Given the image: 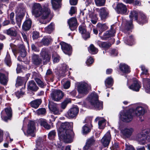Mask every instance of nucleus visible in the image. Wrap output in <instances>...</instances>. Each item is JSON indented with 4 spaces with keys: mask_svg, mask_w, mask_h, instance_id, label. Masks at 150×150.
I'll return each instance as SVG.
<instances>
[{
    "mask_svg": "<svg viewBox=\"0 0 150 150\" xmlns=\"http://www.w3.org/2000/svg\"><path fill=\"white\" fill-rule=\"evenodd\" d=\"M23 16H21L17 15L16 17V23L18 26L20 27L21 25V21L23 17Z\"/></svg>",
    "mask_w": 150,
    "mask_h": 150,
    "instance_id": "nucleus-54",
    "label": "nucleus"
},
{
    "mask_svg": "<svg viewBox=\"0 0 150 150\" xmlns=\"http://www.w3.org/2000/svg\"><path fill=\"white\" fill-rule=\"evenodd\" d=\"M140 67L142 71V72L141 74V76L142 77H143L144 75H145L146 76H148L149 75V74L148 73V69L145 68L144 65H141Z\"/></svg>",
    "mask_w": 150,
    "mask_h": 150,
    "instance_id": "nucleus-48",
    "label": "nucleus"
},
{
    "mask_svg": "<svg viewBox=\"0 0 150 150\" xmlns=\"http://www.w3.org/2000/svg\"><path fill=\"white\" fill-rule=\"evenodd\" d=\"M91 105L96 110H100L103 108V102L98 100L96 102L94 103Z\"/></svg>",
    "mask_w": 150,
    "mask_h": 150,
    "instance_id": "nucleus-38",
    "label": "nucleus"
},
{
    "mask_svg": "<svg viewBox=\"0 0 150 150\" xmlns=\"http://www.w3.org/2000/svg\"><path fill=\"white\" fill-rule=\"evenodd\" d=\"M68 67L66 64L64 63L62 64V70L63 73H64L68 70Z\"/></svg>",
    "mask_w": 150,
    "mask_h": 150,
    "instance_id": "nucleus-63",
    "label": "nucleus"
},
{
    "mask_svg": "<svg viewBox=\"0 0 150 150\" xmlns=\"http://www.w3.org/2000/svg\"><path fill=\"white\" fill-rule=\"evenodd\" d=\"M79 30L84 39L86 40L90 37L89 33L86 32L85 26L80 25L79 27Z\"/></svg>",
    "mask_w": 150,
    "mask_h": 150,
    "instance_id": "nucleus-26",
    "label": "nucleus"
},
{
    "mask_svg": "<svg viewBox=\"0 0 150 150\" xmlns=\"http://www.w3.org/2000/svg\"><path fill=\"white\" fill-rule=\"evenodd\" d=\"M48 107L50 110L55 115H58L60 114V112L57 107V105L55 103L49 101L48 104Z\"/></svg>",
    "mask_w": 150,
    "mask_h": 150,
    "instance_id": "nucleus-20",
    "label": "nucleus"
},
{
    "mask_svg": "<svg viewBox=\"0 0 150 150\" xmlns=\"http://www.w3.org/2000/svg\"><path fill=\"white\" fill-rule=\"evenodd\" d=\"M15 50L16 52L19 54V56L18 58V60L20 61H24V58L26 55V52L24 46L23 44L18 45L17 50Z\"/></svg>",
    "mask_w": 150,
    "mask_h": 150,
    "instance_id": "nucleus-9",
    "label": "nucleus"
},
{
    "mask_svg": "<svg viewBox=\"0 0 150 150\" xmlns=\"http://www.w3.org/2000/svg\"><path fill=\"white\" fill-rule=\"evenodd\" d=\"M132 109H130L129 111L124 112L121 117V120L125 122H129L131 121L133 119V114Z\"/></svg>",
    "mask_w": 150,
    "mask_h": 150,
    "instance_id": "nucleus-14",
    "label": "nucleus"
},
{
    "mask_svg": "<svg viewBox=\"0 0 150 150\" xmlns=\"http://www.w3.org/2000/svg\"><path fill=\"white\" fill-rule=\"evenodd\" d=\"M7 82L6 78L4 74L2 73V71L0 70V82L3 85H5Z\"/></svg>",
    "mask_w": 150,
    "mask_h": 150,
    "instance_id": "nucleus-44",
    "label": "nucleus"
},
{
    "mask_svg": "<svg viewBox=\"0 0 150 150\" xmlns=\"http://www.w3.org/2000/svg\"><path fill=\"white\" fill-rule=\"evenodd\" d=\"M134 107V109H131L132 112L138 117L142 116L148 108V106L146 104L142 103L135 104Z\"/></svg>",
    "mask_w": 150,
    "mask_h": 150,
    "instance_id": "nucleus-5",
    "label": "nucleus"
},
{
    "mask_svg": "<svg viewBox=\"0 0 150 150\" xmlns=\"http://www.w3.org/2000/svg\"><path fill=\"white\" fill-rule=\"evenodd\" d=\"M116 10L118 13L121 14H126L128 13L126 5L122 3L118 4L117 5Z\"/></svg>",
    "mask_w": 150,
    "mask_h": 150,
    "instance_id": "nucleus-17",
    "label": "nucleus"
},
{
    "mask_svg": "<svg viewBox=\"0 0 150 150\" xmlns=\"http://www.w3.org/2000/svg\"><path fill=\"white\" fill-rule=\"evenodd\" d=\"M92 118L91 117H88L85 120V122L87 124H86L82 128V132L83 134H86L90 132L91 129L89 128L91 126V122Z\"/></svg>",
    "mask_w": 150,
    "mask_h": 150,
    "instance_id": "nucleus-16",
    "label": "nucleus"
},
{
    "mask_svg": "<svg viewBox=\"0 0 150 150\" xmlns=\"http://www.w3.org/2000/svg\"><path fill=\"white\" fill-rule=\"evenodd\" d=\"M35 80L39 86L41 88L43 87L44 86V83L40 79L36 78L35 79Z\"/></svg>",
    "mask_w": 150,
    "mask_h": 150,
    "instance_id": "nucleus-58",
    "label": "nucleus"
},
{
    "mask_svg": "<svg viewBox=\"0 0 150 150\" xmlns=\"http://www.w3.org/2000/svg\"><path fill=\"white\" fill-rule=\"evenodd\" d=\"M37 112L39 115H44L46 113V110L44 108H40L37 110Z\"/></svg>",
    "mask_w": 150,
    "mask_h": 150,
    "instance_id": "nucleus-61",
    "label": "nucleus"
},
{
    "mask_svg": "<svg viewBox=\"0 0 150 150\" xmlns=\"http://www.w3.org/2000/svg\"><path fill=\"white\" fill-rule=\"evenodd\" d=\"M4 62L6 65L8 67H10L12 64V62L11 57L8 54H6L4 59Z\"/></svg>",
    "mask_w": 150,
    "mask_h": 150,
    "instance_id": "nucleus-49",
    "label": "nucleus"
},
{
    "mask_svg": "<svg viewBox=\"0 0 150 150\" xmlns=\"http://www.w3.org/2000/svg\"><path fill=\"white\" fill-rule=\"evenodd\" d=\"M52 58L53 63H57L59 62L60 57L59 55L56 52H54L52 54Z\"/></svg>",
    "mask_w": 150,
    "mask_h": 150,
    "instance_id": "nucleus-41",
    "label": "nucleus"
},
{
    "mask_svg": "<svg viewBox=\"0 0 150 150\" xmlns=\"http://www.w3.org/2000/svg\"><path fill=\"white\" fill-rule=\"evenodd\" d=\"M97 27L100 32L99 34V36L101 35L103 31L108 28V26L105 23H98L97 24Z\"/></svg>",
    "mask_w": 150,
    "mask_h": 150,
    "instance_id": "nucleus-32",
    "label": "nucleus"
},
{
    "mask_svg": "<svg viewBox=\"0 0 150 150\" xmlns=\"http://www.w3.org/2000/svg\"><path fill=\"white\" fill-rule=\"evenodd\" d=\"M96 43L100 47L104 48H107L111 46V44L109 42H102L99 40L96 41Z\"/></svg>",
    "mask_w": 150,
    "mask_h": 150,
    "instance_id": "nucleus-40",
    "label": "nucleus"
},
{
    "mask_svg": "<svg viewBox=\"0 0 150 150\" xmlns=\"http://www.w3.org/2000/svg\"><path fill=\"white\" fill-rule=\"evenodd\" d=\"M131 81L132 83L129 86V88L134 91H139L142 86L141 82L135 78L132 79Z\"/></svg>",
    "mask_w": 150,
    "mask_h": 150,
    "instance_id": "nucleus-12",
    "label": "nucleus"
},
{
    "mask_svg": "<svg viewBox=\"0 0 150 150\" xmlns=\"http://www.w3.org/2000/svg\"><path fill=\"white\" fill-rule=\"evenodd\" d=\"M137 15L138 13L136 11H131L129 17L132 20H130L129 21H126L125 19L123 20L122 23H125V24L124 30L125 33L129 34L131 32L130 30L133 28L132 19L133 18H134L136 20H137Z\"/></svg>",
    "mask_w": 150,
    "mask_h": 150,
    "instance_id": "nucleus-3",
    "label": "nucleus"
},
{
    "mask_svg": "<svg viewBox=\"0 0 150 150\" xmlns=\"http://www.w3.org/2000/svg\"><path fill=\"white\" fill-rule=\"evenodd\" d=\"M111 137L109 131H108L102 138L101 142L104 147L108 146L110 142Z\"/></svg>",
    "mask_w": 150,
    "mask_h": 150,
    "instance_id": "nucleus-15",
    "label": "nucleus"
},
{
    "mask_svg": "<svg viewBox=\"0 0 150 150\" xmlns=\"http://www.w3.org/2000/svg\"><path fill=\"white\" fill-rule=\"evenodd\" d=\"M116 32L115 29L114 28V26L113 27L112 26H111V28L110 30L107 31L104 35L101 36H99L100 38L103 40H109L111 39V37H113L115 35Z\"/></svg>",
    "mask_w": 150,
    "mask_h": 150,
    "instance_id": "nucleus-10",
    "label": "nucleus"
},
{
    "mask_svg": "<svg viewBox=\"0 0 150 150\" xmlns=\"http://www.w3.org/2000/svg\"><path fill=\"white\" fill-rule=\"evenodd\" d=\"M24 80V78L20 76H18L16 81V87L21 86Z\"/></svg>",
    "mask_w": 150,
    "mask_h": 150,
    "instance_id": "nucleus-52",
    "label": "nucleus"
},
{
    "mask_svg": "<svg viewBox=\"0 0 150 150\" xmlns=\"http://www.w3.org/2000/svg\"><path fill=\"white\" fill-rule=\"evenodd\" d=\"M52 41L50 36H44L41 41V43L45 46H48Z\"/></svg>",
    "mask_w": 150,
    "mask_h": 150,
    "instance_id": "nucleus-30",
    "label": "nucleus"
},
{
    "mask_svg": "<svg viewBox=\"0 0 150 150\" xmlns=\"http://www.w3.org/2000/svg\"><path fill=\"white\" fill-rule=\"evenodd\" d=\"M120 130L121 133L125 138H128L130 137L134 131L133 129L130 127L123 128Z\"/></svg>",
    "mask_w": 150,
    "mask_h": 150,
    "instance_id": "nucleus-21",
    "label": "nucleus"
},
{
    "mask_svg": "<svg viewBox=\"0 0 150 150\" xmlns=\"http://www.w3.org/2000/svg\"><path fill=\"white\" fill-rule=\"evenodd\" d=\"M71 102V100L70 98H67L61 104V108L64 109L66 107L67 105Z\"/></svg>",
    "mask_w": 150,
    "mask_h": 150,
    "instance_id": "nucleus-50",
    "label": "nucleus"
},
{
    "mask_svg": "<svg viewBox=\"0 0 150 150\" xmlns=\"http://www.w3.org/2000/svg\"><path fill=\"white\" fill-rule=\"evenodd\" d=\"M93 61L94 60L92 58L89 57L87 59L86 63L87 66H89L93 63Z\"/></svg>",
    "mask_w": 150,
    "mask_h": 150,
    "instance_id": "nucleus-62",
    "label": "nucleus"
},
{
    "mask_svg": "<svg viewBox=\"0 0 150 150\" xmlns=\"http://www.w3.org/2000/svg\"><path fill=\"white\" fill-rule=\"evenodd\" d=\"M25 88V86H24V87L21 89L20 91H18L16 92V96L19 98L23 95L24 94V92L22 90L24 89Z\"/></svg>",
    "mask_w": 150,
    "mask_h": 150,
    "instance_id": "nucleus-57",
    "label": "nucleus"
},
{
    "mask_svg": "<svg viewBox=\"0 0 150 150\" xmlns=\"http://www.w3.org/2000/svg\"><path fill=\"white\" fill-rule=\"evenodd\" d=\"M125 42L126 44L132 45V42L134 41V39L132 36H129L128 37H125L124 38Z\"/></svg>",
    "mask_w": 150,
    "mask_h": 150,
    "instance_id": "nucleus-47",
    "label": "nucleus"
},
{
    "mask_svg": "<svg viewBox=\"0 0 150 150\" xmlns=\"http://www.w3.org/2000/svg\"><path fill=\"white\" fill-rule=\"evenodd\" d=\"M79 111V108L75 105L70 108L67 113L65 114V116L69 118H73L77 115Z\"/></svg>",
    "mask_w": 150,
    "mask_h": 150,
    "instance_id": "nucleus-13",
    "label": "nucleus"
},
{
    "mask_svg": "<svg viewBox=\"0 0 150 150\" xmlns=\"http://www.w3.org/2000/svg\"><path fill=\"white\" fill-rule=\"evenodd\" d=\"M64 93L62 91L59 90H52L50 94L51 98L54 101H58L62 99Z\"/></svg>",
    "mask_w": 150,
    "mask_h": 150,
    "instance_id": "nucleus-7",
    "label": "nucleus"
},
{
    "mask_svg": "<svg viewBox=\"0 0 150 150\" xmlns=\"http://www.w3.org/2000/svg\"><path fill=\"white\" fill-rule=\"evenodd\" d=\"M95 141L93 138L88 139L86 142V144L83 148V150H93L92 148V146L94 144Z\"/></svg>",
    "mask_w": 150,
    "mask_h": 150,
    "instance_id": "nucleus-23",
    "label": "nucleus"
},
{
    "mask_svg": "<svg viewBox=\"0 0 150 150\" xmlns=\"http://www.w3.org/2000/svg\"><path fill=\"white\" fill-rule=\"evenodd\" d=\"M89 52L92 54H95L97 53L98 49L93 44H91L88 47Z\"/></svg>",
    "mask_w": 150,
    "mask_h": 150,
    "instance_id": "nucleus-46",
    "label": "nucleus"
},
{
    "mask_svg": "<svg viewBox=\"0 0 150 150\" xmlns=\"http://www.w3.org/2000/svg\"><path fill=\"white\" fill-rule=\"evenodd\" d=\"M54 29V24L53 23H51L50 25L45 28L46 32L50 34L52 32Z\"/></svg>",
    "mask_w": 150,
    "mask_h": 150,
    "instance_id": "nucleus-42",
    "label": "nucleus"
},
{
    "mask_svg": "<svg viewBox=\"0 0 150 150\" xmlns=\"http://www.w3.org/2000/svg\"><path fill=\"white\" fill-rule=\"evenodd\" d=\"M40 125L43 126L45 129H49L51 128L50 125L48 124L45 119H41L39 120Z\"/></svg>",
    "mask_w": 150,
    "mask_h": 150,
    "instance_id": "nucleus-43",
    "label": "nucleus"
},
{
    "mask_svg": "<svg viewBox=\"0 0 150 150\" xmlns=\"http://www.w3.org/2000/svg\"><path fill=\"white\" fill-rule=\"evenodd\" d=\"M87 99L91 105L98 100V96L95 92H93L88 96Z\"/></svg>",
    "mask_w": 150,
    "mask_h": 150,
    "instance_id": "nucleus-22",
    "label": "nucleus"
},
{
    "mask_svg": "<svg viewBox=\"0 0 150 150\" xmlns=\"http://www.w3.org/2000/svg\"><path fill=\"white\" fill-rule=\"evenodd\" d=\"M41 99H38L32 101L30 103V106L35 108H38L41 103Z\"/></svg>",
    "mask_w": 150,
    "mask_h": 150,
    "instance_id": "nucleus-39",
    "label": "nucleus"
},
{
    "mask_svg": "<svg viewBox=\"0 0 150 150\" xmlns=\"http://www.w3.org/2000/svg\"><path fill=\"white\" fill-rule=\"evenodd\" d=\"M147 132L146 130H144L136 136L135 139L139 144H144L147 141L150 142V136L149 134L146 135Z\"/></svg>",
    "mask_w": 150,
    "mask_h": 150,
    "instance_id": "nucleus-6",
    "label": "nucleus"
},
{
    "mask_svg": "<svg viewBox=\"0 0 150 150\" xmlns=\"http://www.w3.org/2000/svg\"><path fill=\"white\" fill-rule=\"evenodd\" d=\"M95 1L97 6H102L104 5L105 0H95Z\"/></svg>",
    "mask_w": 150,
    "mask_h": 150,
    "instance_id": "nucleus-59",
    "label": "nucleus"
},
{
    "mask_svg": "<svg viewBox=\"0 0 150 150\" xmlns=\"http://www.w3.org/2000/svg\"><path fill=\"white\" fill-rule=\"evenodd\" d=\"M12 116V110L10 107L5 108L1 112L2 119L5 121H7Z\"/></svg>",
    "mask_w": 150,
    "mask_h": 150,
    "instance_id": "nucleus-11",
    "label": "nucleus"
},
{
    "mask_svg": "<svg viewBox=\"0 0 150 150\" xmlns=\"http://www.w3.org/2000/svg\"><path fill=\"white\" fill-rule=\"evenodd\" d=\"M113 83V79L111 77L107 78L105 81V86L107 88H109L112 86Z\"/></svg>",
    "mask_w": 150,
    "mask_h": 150,
    "instance_id": "nucleus-45",
    "label": "nucleus"
},
{
    "mask_svg": "<svg viewBox=\"0 0 150 150\" xmlns=\"http://www.w3.org/2000/svg\"><path fill=\"white\" fill-rule=\"evenodd\" d=\"M25 135H31L32 137H34L35 134H34L36 131V128L35 122L33 121H30L28 125V129L27 131V134L25 132L23 127L22 129Z\"/></svg>",
    "mask_w": 150,
    "mask_h": 150,
    "instance_id": "nucleus-8",
    "label": "nucleus"
},
{
    "mask_svg": "<svg viewBox=\"0 0 150 150\" xmlns=\"http://www.w3.org/2000/svg\"><path fill=\"white\" fill-rule=\"evenodd\" d=\"M32 24V21L30 19L26 20L22 25L23 29L25 30H29Z\"/></svg>",
    "mask_w": 150,
    "mask_h": 150,
    "instance_id": "nucleus-35",
    "label": "nucleus"
},
{
    "mask_svg": "<svg viewBox=\"0 0 150 150\" xmlns=\"http://www.w3.org/2000/svg\"><path fill=\"white\" fill-rule=\"evenodd\" d=\"M32 61L34 64L36 65H39L41 62L42 60L38 55L33 54L32 57Z\"/></svg>",
    "mask_w": 150,
    "mask_h": 150,
    "instance_id": "nucleus-37",
    "label": "nucleus"
},
{
    "mask_svg": "<svg viewBox=\"0 0 150 150\" xmlns=\"http://www.w3.org/2000/svg\"><path fill=\"white\" fill-rule=\"evenodd\" d=\"M143 85L147 93H150V79L147 78L142 79Z\"/></svg>",
    "mask_w": 150,
    "mask_h": 150,
    "instance_id": "nucleus-25",
    "label": "nucleus"
},
{
    "mask_svg": "<svg viewBox=\"0 0 150 150\" xmlns=\"http://www.w3.org/2000/svg\"><path fill=\"white\" fill-rule=\"evenodd\" d=\"M68 23L71 30L73 31L76 29L77 27V21L76 18H71L68 20Z\"/></svg>",
    "mask_w": 150,
    "mask_h": 150,
    "instance_id": "nucleus-24",
    "label": "nucleus"
},
{
    "mask_svg": "<svg viewBox=\"0 0 150 150\" xmlns=\"http://www.w3.org/2000/svg\"><path fill=\"white\" fill-rule=\"evenodd\" d=\"M90 17L91 19V21L93 24H95L98 21V18L96 15L94 14H91L90 15Z\"/></svg>",
    "mask_w": 150,
    "mask_h": 150,
    "instance_id": "nucleus-53",
    "label": "nucleus"
},
{
    "mask_svg": "<svg viewBox=\"0 0 150 150\" xmlns=\"http://www.w3.org/2000/svg\"><path fill=\"white\" fill-rule=\"evenodd\" d=\"M27 86L28 90L33 91H37L39 88L35 82L33 80L29 81L27 83Z\"/></svg>",
    "mask_w": 150,
    "mask_h": 150,
    "instance_id": "nucleus-27",
    "label": "nucleus"
},
{
    "mask_svg": "<svg viewBox=\"0 0 150 150\" xmlns=\"http://www.w3.org/2000/svg\"><path fill=\"white\" fill-rule=\"evenodd\" d=\"M77 91L79 94L84 96L87 94L91 88L88 82L81 81L77 83Z\"/></svg>",
    "mask_w": 150,
    "mask_h": 150,
    "instance_id": "nucleus-4",
    "label": "nucleus"
},
{
    "mask_svg": "<svg viewBox=\"0 0 150 150\" xmlns=\"http://www.w3.org/2000/svg\"><path fill=\"white\" fill-rule=\"evenodd\" d=\"M70 86V82L69 81H67L63 83V86L64 88L67 89Z\"/></svg>",
    "mask_w": 150,
    "mask_h": 150,
    "instance_id": "nucleus-64",
    "label": "nucleus"
},
{
    "mask_svg": "<svg viewBox=\"0 0 150 150\" xmlns=\"http://www.w3.org/2000/svg\"><path fill=\"white\" fill-rule=\"evenodd\" d=\"M55 146L59 148L60 150H63L64 149V145L63 143H61L60 142L59 143H55Z\"/></svg>",
    "mask_w": 150,
    "mask_h": 150,
    "instance_id": "nucleus-60",
    "label": "nucleus"
},
{
    "mask_svg": "<svg viewBox=\"0 0 150 150\" xmlns=\"http://www.w3.org/2000/svg\"><path fill=\"white\" fill-rule=\"evenodd\" d=\"M32 12L35 17H41L42 19H46L50 13V10L48 8H45L43 10L41 5L39 3H34L32 6Z\"/></svg>",
    "mask_w": 150,
    "mask_h": 150,
    "instance_id": "nucleus-2",
    "label": "nucleus"
},
{
    "mask_svg": "<svg viewBox=\"0 0 150 150\" xmlns=\"http://www.w3.org/2000/svg\"><path fill=\"white\" fill-rule=\"evenodd\" d=\"M42 138L41 137H39L36 141V148L34 150H42V149L45 150L44 146L42 143Z\"/></svg>",
    "mask_w": 150,
    "mask_h": 150,
    "instance_id": "nucleus-31",
    "label": "nucleus"
},
{
    "mask_svg": "<svg viewBox=\"0 0 150 150\" xmlns=\"http://www.w3.org/2000/svg\"><path fill=\"white\" fill-rule=\"evenodd\" d=\"M56 132L55 130L51 131L48 134V137L50 139H53L56 135Z\"/></svg>",
    "mask_w": 150,
    "mask_h": 150,
    "instance_id": "nucleus-55",
    "label": "nucleus"
},
{
    "mask_svg": "<svg viewBox=\"0 0 150 150\" xmlns=\"http://www.w3.org/2000/svg\"><path fill=\"white\" fill-rule=\"evenodd\" d=\"M61 48L64 52L66 54L70 55L71 54V46L64 42H61L60 43Z\"/></svg>",
    "mask_w": 150,
    "mask_h": 150,
    "instance_id": "nucleus-19",
    "label": "nucleus"
},
{
    "mask_svg": "<svg viewBox=\"0 0 150 150\" xmlns=\"http://www.w3.org/2000/svg\"><path fill=\"white\" fill-rule=\"evenodd\" d=\"M99 13L102 20H104L108 16V11L105 8H101L99 10Z\"/></svg>",
    "mask_w": 150,
    "mask_h": 150,
    "instance_id": "nucleus-28",
    "label": "nucleus"
},
{
    "mask_svg": "<svg viewBox=\"0 0 150 150\" xmlns=\"http://www.w3.org/2000/svg\"><path fill=\"white\" fill-rule=\"evenodd\" d=\"M25 12V8L22 6L18 8L16 11L17 15H19V14L21 16H24Z\"/></svg>",
    "mask_w": 150,
    "mask_h": 150,
    "instance_id": "nucleus-51",
    "label": "nucleus"
},
{
    "mask_svg": "<svg viewBox=\"0 0 150 150\" xmlns=\"http://www.w3.org/2000/svg\"><path fill=\"white\" fill-rule=\"evenodd\" d=\"M72 122L62 123L58 130L59 139L64 142L70 143L72 142L74 134L72 130Z\"/></svg>",
    "mask_w": 150,
    "mask_h": 150,
    "instance_id": "nucleus-1",
    "label": "nucleus"
},
{
    "mask_svg": "<svg viewBox=\"0 0 150 150\" xmlns=\"http://www.w3.org/2000/svg\"><path fill=\"white\" fill-rule=\"evenodd\" d=\"M54 1H52V7L54 9L56 10L61 7V4L59 2H56L57 3H56Z\"/></svg>",
    "mask_w": 150,
    "mask_h": 150,
    "instance_id": "nucleus-56",
    "label": "nucleus"
},
{
    "mask_svg": "<svg viewBox=\"0 0 150 150\" xmlns=\"http://www.w3.org/2000/svg\"><path fill=\"white\" fill-rule=\"evenodd\" d=\"M139 15L140 17L138 21V22L139 24L142 25L147 22L148 19L143 13H140Z\"/></svg>",
    "mask_w": 150,
    "mask_h": 150,
    "instance_id": "nucleus-36",
    "label": "nucleus"
},
{
    "mask_svg": "<svg viewBox=\"0 0 150 150\" xmlns=\"http://www.w3.org/2000/svg\"><path fill=\"white\" fill-rule=\"evenodd\" d=\"M18 30L16 26L11 27L6 30V34L10 36L16 37L17 34Z\"/></svg>",
    "mask_w": 150,
    "mask_h": 150,
    "instance_id": "nucleus-29",
    "label": "nucleus"
},
{
    "mask_svg": "<svg viewBox=\"0 0 150 150\" xmlns=\"http://www.w3.org/2000/svg\"><path fill=\"white\" fill-rule=\"evenodd\" d=\"M119 67L120 70L124 73H128L130 71L129 67L125 64H120Z\"/></svg>",
    "mask_w": 150,
    "mask_h": 150,
    "instance_id": "nucleus-34",
    "label": "nucleus"
},
{
    "mask_svg": "<svg viewBox=\"0 0 150 150\" xmlns=\"http://www.w3.org/2000/svg\"><path fill=\"white\" fill-rule=\"evenodd\" d=\"M98 120L99 121L98 125L99 128L100 129H103L105 125V120L103 118H101L100 117H98L96 118L95 121L97 122Z\"/></svg>",
    "mask_w": 150,
    "mask_h": 150,
    "instance_id": "nucleus-33",
    "label": "nucleus"
},
{
    "mask_svg": "<svg viewBox=\"0 0 150 150\" xmlns=\"http://www.w3.org/2000/svg\"><path fill=\"white\" fill-rule=\"evenodd\" d=\"M40 55L42 58L45 64L48 62L50 59V53L45 49H43L40 53Z\"/></svg>",
    "mask_w": 150,
    "mask_h": 150,
    "instance_id": "nucleus-18",
    "label": "nucleus"
}]
</instances>
